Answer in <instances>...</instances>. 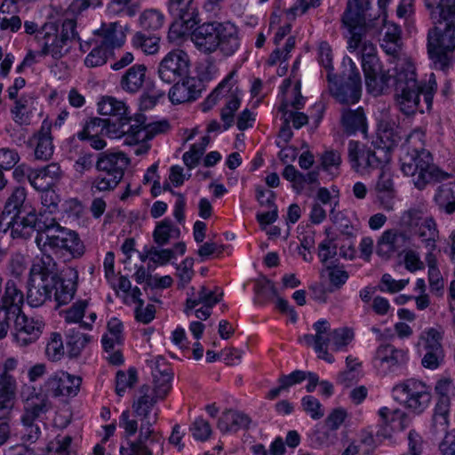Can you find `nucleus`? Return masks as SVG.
<instances>
[{
	"instance_id": "nucleus-28",
	"label": "nucleus",
	"mask_w": 455,
	"mask_h": 455,
	"mask_svg": "<svg viewBox=\"0 0 455 455\" xmlns=\"http://www.w3.org/2000/svg\"><path fill=\"white\" fill-rule=\"evenodd\" d=\"M129 164V158L122 152L100 153L95 168L98 172H105L108 176H114L122 180Z\"/></svg>"
},
{
	"instance_id": "nucleus-31",
	"label": "nucleus",
	"mask_w": 455,
	"mask_h": 455,
	"mask_svg": "<svg viewBox=\"0 0 455 455\" xmlns=\"http://www.w3.org/2000/svg\"><path fill=\"white\" fill-rule=\"evenodd\" d=\"M340 124L343 131L347 135H353L356 132L366 134L367 132V122L364 110L362 107H358L355 109H351L347 107H343L340 110Z\"/></svg>"
},
{
	"instance_id": "nucleus-43",
	"label": "nucleus",
	"mask_w": 455,
	"mask_h": 455,
	"mask_svg": "<svg viewBox=\"0 0 455 455\" xmlns=\"http://www.w3.org/2000/svg\"><path fill=\"white\" fill-rule=\"evenodd\" d=\"M434 200L439 209L447 214L455 212V181L442 183L437 187Z\"/></svg>"
},
{
	"instance_id": "nucleus-9",
	"label": "nucleus",
	"mask_w": 455,
	"mask_h": 455,
	"mask_svg": "<svg viewBox=\"0 0 455 455\" xmlns=\"http://www.w3.org/2000/svg\"><path fill=\"white\" fill-rule=\"evenodd\" d=\"M342 22L350 34L347 47L350 52L355 51L362 44V60L378 57L375 45L370 41H362L363 34L371 28V25L365 23V18L360 8L353 6L350 1L343 13Z\"/></svg>"
},
{
	"instance_id": "nucleus-53",
	"label": "nucleus",
	"mask_w": 455,
	"mask_h": 455,
	"mask_svg": "<svg viewBox=\"0 0 455 455\" xmlns=\"http://www.w3.org/2000/svg\"><path fill=\"white\" fill-rule=\"evenodd\" d=\"M443 332L440 329L429 328L420 335L425 350H443L442 346Z\"/></svg>"
},
{
	"instance_id": "nucleus-4",
	"label": "nucleus",
	"mask_w": 455,
	"mask_h": 455,
	"mask_svg": "<svg viewBox=\"0 0 455 455\" xmlns=\"http://www.w3.org/2000/svg\"><path fill=\"white\" fill-rule=\"evenodd\" d=\"M196 48L204 54L220 51L222 56H233L241 46L239 28L232 22L207 21L191 33Z\"/></svg>"
},
{
	"instance_id": "nucleus-29",
	"label": "nucleus",
	"mask_w": 455,
	"mask_h": 455,
	"mask_svg": "<svg viewBox=\"0 0 455 455\" xmlns=\"http://www.w3.org/2000/svg\"><path fill=\"white\" fill-rule=\"evenodd\" d=\"M24 295L17 283L9 279L4 284V292L0 298V309L4 315L14 316L22 313Z\"/></svg>"
},
{
	"instance_id": "nucleus-47",
	"label": "nucleus",
	"mask_w": 455,
	"mask_h": 455,
	"mask_svg": "<svg viewBox=\"0 0 455 455\" xmlns=\"http://www.w3.org/2000/svg\"><path fill=\"white\" fill-rule=\"evenodd\" d=\"M164 16L156 9H147L140 16V25L144 31L156 34L164 25Z\"/></svg>"
},
{
	"instance_id": "nucleus-41",
	"label": "nucleus",
	"mask_w": 455,
	"mask_h": 455,
	"mask_svg": "<svg viewBox=\"0 0 455 455\" xmlns=\"http://www.w3.org/2000/svg\"><path fill=\"white\" fill-rule=\"evenodd\" d=\"M41 257H36L30 268V277L53 279L58 276L57 264L49 251H41Z\"/></svg>"
},
{
	"instance_id": "nucleus-38",
	"label": "nucleus",
	"mask_w": 455,
	"mask_h": 455,
	"mask_svg": "<svg viewBox=\"0 0 455 455\" xmlns=\"http://www.w3.org/2000/svg\"><path fill=\"white\" fill-rule=\"evenodd\" d=\"M167 8L169 13L176 21H180L187 28L192 27L196 17L194 0H168Z\"/></svg>"
},
{
	"instance_id": "nucleus-49",
	"label": "nucleus",
	"mask_w": 455,
	"mask_h": 455,
	"mask_svg": "<svg viewBox=\"0 0 455 455\" xmlns=\"http://www.w3.org/2000/svg\"><path fill=\"white\" fill-rule=\"evenodd\" d=\"M138 381L137 371L131 367L127 371H118L116 375V393L123 396L127 388H132Z\"/></svg>"
},
{
	"instance_id": "nucleus-1",
	"label": "nucleus",
	"mask_w": 455,
	"mask_h": 455,
	"mask_svg": "<svg viewBox=\"0 0 455 455\" xmlns=\"http://www.w3.org/2000/svg\"><path fill=\"white\" fill-rule=\"evenodd\" d=\"M365 84L370 92L379 94L384 89L395 87V103L401 112L411 116L429 111L437 84L431 74L427 83L419 81L414 64L406 58H398L395 67L387 72L378 57L363 60Z\"/></svg>"
},
{
	"instance_id": "nucleus-35",
	"label": "nucleus",
	"mask_w": 455,
	"mask_h": 455,
	"mask_svg": "<svg viewBox=\"0 0 455 455\" xmlns=\"http://www.w3.org/2000/svg\"><path fill=\"white\" fill-rule=\"evenodd\" d=\"M68 278H55V286L53 290L54 299L58 306L66 305L72 300L76 291V281L78 279V273L75 269L68 270Z\"/></svg>"
},
{
	"instance_id": "nucleus-24",
	"label": "nucleus",
	"mask_w": 455,
	"mask_h": 455,
	"mask_svg": "<svg viewBox=\"0 0 455 455\" xmlns=\"http://www.w3.org/2000/svg\"><path fill=\"white\" fill-rule=\"evenodd\" d=\"M121 127L112 121H107L106 118L91 117L84 124L83 130L77 132L76 136L81 141L85 140L91 135H105L111 139H118L122 137Z\"/></svg>"
},
{
	"instance_id": "nucleus-64",
	"label": "nucleus",
	"mask_w": 455,
	"mask_h": 455,
	"mask_svg": "<svg viewBox=\"0 0 455 455\" xmlns=\"http://www.w3.org/2000/svg\"><path fill=\"white\" fill-rule=\"evenodd\" d=\"M69 236L71 240L68 239L67 243H63L60 252L66 251L70 254L72 258H80L84 253V244L76 232L72 231Z\"/></svg>"
},
{
	"instance_id": "nucleus-5",
	"label": "nucleus",
	"mask_w": 455,
	"mask_h": 455,
	"mask_svg": "<svg viewBox=\"0 0 455 455\" xmlns=\"http://www.w3.org/2000/svg\"><path fill=\"white\" fill-rule=\"evenodd\" d=\"M27 193L24 188L17 187L7 199L4 211L0 215V231L6 233L11 229L13 239H29L33 235V224L28 219H38L39 215L25 204Z\"/></svg>"
},
{
	"instance_id": "nucleus-36",
	"label": "nucleus",
	"mask_w": 455,
	"mask_h": 455,
	"mask_svg": "<svg viewBox=\"0 0 455 455\" xmlns=\"http://www.w3.org/2000/svg\"><path fill=\"white\" fill-rule=\"evenodd\" d=\"M379 415L382 423L379 426L376 432V437L380 440H389L392 438L393 428L389 425L391 422L400 419L401 428L405 427V423L408 420L406 414L400 410H390L387 407H382L379 411Z\"/></svg>"
},
{
	"instance_id": "nucleus-10",
	"label": "nucleus",
	"mask_w": 455,
	"mask_h": 455,
	"mask_svg": "<svg viewBox=\"0 0 455 455\" xmlns=\"http://www.w3.org/2000/svg\"><path fill=\"white\" fill-rule=\"evenodd\" d=\"M348 159L353 170L364 175L382 167L390 159L389 154L384 150H372L360 146L359 142L350 140L347 145Z\"/></svg>"
},
{
	"instance_id": "nucleus-62",
	"label": "nucleus",
	"mask_w": 455,
	"mask_h": 455,
	"mask_svg": "<svg viewBox=\"0 0 455 455\" xmlns=\"http://www.w3.org/2000/svg\"><path fill=\"white\" fill-rule=\"evenodd\" d=\"M189 429L193 437L201 442L208 440L212 432L210 423L201 417L196 419Z\"/></svg>"
},
{
	"instance_id": "nucleus-3",
	"label": "nucleus",
	"mask_w": 455,
	"mask_h": 455,
	"mask_svg": "<svg viewBox=\"0 0 455 455\" xmlns=\"http://www.w3.org/2000/svg\"><path fill=\"white\" fill-rule=\"evenodd\" d=\"M425 138L426 133L421 129L412 131L404 146L405 154L401 158L402 172L412 178L414 186L419 190L433 180L443 182L451 176L434 164L431 153L425 148Z\"/></svg>"
},
{
	"instance_id": "nucleus-58",
	"label": "nucleus",
	"mask_w": 455,
	"mask_h": 455,
	"mask_svg": "<svg viewBox=\"0 0 455 455\" xmlns=\"http://www.w3.org/2000/svg\"><path fill=\"white\" fill-rule=\"evenodd\" d=\"M323 169L333 176L338 175L341 164L340 154L336 150H327L321 156Z\"/></svg>"
},
{
	"instance_id": "nucleus-23",
	"label": "nucleus",
	"mask_w": 455,
	"mask_h": 455,
	"mask_svg": "<svg viewBox=\"0 0 455 455\" xmlns=\"http://www.w3.org/2000/svg\"><path fill=\"white\" fill-rule=\"evenodd\" d=\"M61 177L62 171L56 163H52L42 168L28 170V180L36 190L52 188L60 180Z\"/></svg>"
},
{
	"instance_id": "nucleus-20",
	"label": "nucleus",
	"mask_w": 455,
	"mask_h": 455,
	"mask_svg": "<svg viewBox=\"0 0 455 455\" xmlns=\"http://www.w3.org/2000/svg\"><path fill=\"white\" fill-rule=\"evenodd\" d=\"M168 97L172 104H182L186 102L195 101L197 100L202 92V83L196 77L187 76L172 83Z\"/></svg>"
},
{
	"instance_id": "nucleus-8",
	"label": "nucleus",
	"mask_w": 455,
	"mask_h": 455,
	"mask_svg": "<svg viewBox=\"0 0 455 455\" xmlns=\"http://www.w3.org/2000/svg\"><path fill=\"white\" fill-rule=\"evenodd\" d=\"M28 221L33 224V234H36L35 243L40 251H61L63 243L71 240L73 230L61 227L52 217L40 213L38 219L30 217Z\"/></svg>"
},
{
	"instance_id": "nucleus-2",
	"label": "nucleus",
	"mask_w": 455,
	"mask_h": 455,
	"mask_svg": "<svg viewBox=\"0 0 455 455\" xmlns=\"http://www.w3.org/2000/svg\"><path fill=\"white\" fill-rule=\"evenodd\" d=\"M435 24L445 23L444 28L434 27L427 34V51L435 66L445 70L451 65L455 50V0H425Z\"/></svg>"
},
{
	"instance_id": "nucleus-48",
	"label": "nucleus",
	"mask_w": 455,
	"mask_h": 455,
	"mask_svg": "<svg viewBox=\"0 0 455 455\" xmlns=\"http://www.w3.org/2000/svg\"><path fill=\"white\" fill-rule=\"evenodd\" d=\"M149 386L143 385L140 389L141 396L132 404L134 412L139 418L149 416L152 408L157 402V398L149 396Z\"/></svg>"
},
{
	"instance_id": "nucleus-42",
	"label": "nucleus",
	"mask_w": 455,
	"mask_h": 455,
	"mask_svg": "<svg viewBox=\"0 0 455 455\" xmlns=\"http://www.w3.org/2000/svg\"><path fill=\"white\" fill-rule=\"evenodd\" d=\"M375 190L383 208L387 211L392 210V199L395 196V189L390 172L386 170L381 171L375 186Z\"/></svg>"
},
{
	"instance_id": "nucleus-45",
	"label": "nucleus",
	"mask_w": 455,
	"mask_h": 455,
	"mask_svg": "<svg viewBox=\"0 0 455 455\" xmlns=\"http://www.w3.org/2000/svg\"><path fill=\"white\" fill-rule=\"evenodd\" d=\"M180 230L175 227L171 219H164L155 228L153 238L156 243L163 246L169 243L171 238H179Z\"/></svg>"
},
{
	"instance_id": "nucleus-11",
	"label": "nucleus",
	"mask_w": 455,
	"mask_h": 455,
	"mask_svg": "<svg viewBox=\"0 0 455 455\" xmlns=\"http://www.w3.org/2000/svg\"><path fill=\"white\" fill-rule=\"evenodd\" d=\"M393 395L402 400L405 406L416 413H421L431 400L430 388L424 382L409 379L394 387Z\"/></svg>"
},
{
	"instance_id": "nucleus-61",
	"label": "nucleus",
	"mask_w": 455,
	"mask_h": 455,
	"mask_svg": "<svg viewBox=\"0 0 455 455\" xmlns=\"http://www.w3.org/2000/svg\"><path fill=\"white\" fill-rule=\"evenodd\" d=\"M72 437L70 435H57L53 442L47 445V451L51 455H71L70 446Z\"/></svg>"
},
{
	"instance_id": "nucleus-60",
	"label": "nucleus",
	"mask_w": 455,
	"mask_h": 455,
	"mask_svg": "<svg viewBox=\"0 0 455 455\" xmlns=\"http://www.w3.org/2000/svg\"><path fill=\"white\" fill-rule=\"evenodd\" d=\"M46 355L52 361H58L64 355V347L61 335L57 332L51 334L50 340L47 343Z\"/></svg>"
},
{
	"instance_id": "nucleus-34",
	"label": "nucleus",
	"mask_w": 455,
	"mask_h": 455,
	"mask_svg": "<svg viewBox=\"0 0 455 455\" xmlns=\"http://www.w3.org/2000/svg\"><path fill=\"white\" fill-rule=\"evenodd\" d=\"M223 293L215 295L213 291L207 289L204 285L201 286L199 291H196L194 287L189 289L184 312L187 315L197 307L202 304L203 306L213 307L221 299Z\"/></svg>"
},
{
	"instance_id": "nucleus-6",
	"label": "nucleus",
	"mask_w": 455,
	"mask_h": 455,
	"mask_svg": "<svg viewBox=\"0 0 455 455\" xmlns=\"http://www.w3.org/2000/svg\"><path fill=\"white\" fill-rule=\"evenodd\" d=\"M31 395L25 396L21 394L23 411L20 416L22 429L20 430V440L22 444H34L43 435V430L46 428L43 415L50 411L52 403L46 395L34 393L32 387Z\"/></svg>"
},
{
	"instance_id": "nucleus-22",
	"label": "nucleus",
	"mask_w": 455,
	"mask_h": 455,
	"mask_svg": "<svg viewBox=\"0 0 455 455\" xmlns=\"http://www.w3.org/2000/svg\"><path fill=\"white\" fill-rule=\"evenodd\" d=\"M379 23L385 28L381 47L387 54L392 56L394 60L396 61L398 58H401L399 54L403 46L402 29L397 24L387 21L386 17L381 20L376 19L371 28L377 26Z\"/></svg>"
},
{
	"instance_id": "nucleus-63",
	"label": "nucleus",
	"mask_w": 455,
	"mask_h": 455,
	"mask_svg": "<svg viewBox=\"0 0 455 455\" xmlns=\"http://www.w3.org/2000/svg\"><path fill=\"white\" fill-rule=\"evenodd\" d=\"M165 92L162 90L147 89L140 97V108L141 110L153 108L163 99Z\"/></svg>"
},
{
	"instance_id": "nucleus-27",
	"label": "nucleus",
	"mask_w": 455,
	"mask_h": 455,
	"mask_svg": "<svg viewBox=\"0 0 455 455\" xmlns=\"http://www.w3.org/2000/svg\"><path fill=\"white\" fill-rule=\"evenodd\" d=\"M124 37L118 22L102 23L100 28L93 32L92 42L113 52L115 48L124 44Z\"/></svg>"
},
{
	"instance_id": "nucleus-14",
	"label": "nucleus",
	"mask_w": 455,
	"mask_h": 455,
	"mask_svg": "<svg viewBox=\"0 0 455 455\" xmlns=\"http://www.w3.org/2000/svg\"><path fill=\"white\" fill-rule=\"evenodd\" d=\"M189 68L188 54L181 49H174L160 61L157 73L163 82L171 84L188 76Z\"/></svg>"
},
{
	"instance_id": "nucleus-21",
	"label": "nucleus",
	"mask_w": 455,
	"mask_h": 455,
	"mask_svg": "<svg viewBox=\"0 0 455 455\" xmlns=\"http://www.w3.org/2000/svg\"><path fill=\"white\" fill-rule=\"evenodd\" d=\"M39 34L43 40L39 55H51L54 60H60L69 52L71 45H68L60 39L58 28L53 23L45 24Z\"/></svg>"
},
{
	"instance_id": "nucleus-50",
	"label": "nucleus",
	"mask_w": 455,
	"mask_h": 455,
	"mask_svg": "<svg viewBox=\"0 0 455 455\" xmlns=\"http://www.w3.org/2000/svg\"><path fill=\"white\" fill-rule=\"evenodd\" d=\"M254 291L259 303H265L277 296L274 283L265 276L256 280Z\"/></svg>"
},
{
	"instance_id": "nucleus-46",
	"label": "nucleus",
	"mask_w": 455,
	"mask_h": 455,
	"mask_svg": "<svg viewBox=\"0 0 455 455\" xmlns=\"http://www.w3.org/2000/svg\"><path fill=\"white\" fill-rule=\"evenodd\" d=\"M160 37L156 34L136 32L132 37V45L146 54H155L159 51Z\"/></svg>"
},
{
	"instance_id": "nucleus-15",
	"label": "nucleus",
	"mask_w": 455,
	"mask_h": 455,
	"mask_svg": "<svg viewBox=\"0 0 455 455\" xmlns=\"http://www.w3.org/2000/svg\"><path fill=\"white\" fill-rule=\"evenodd\" d=\"M17 364L13 357L7 358L0 371V419L6 418L14 405L17 381L10 372L16 369Z\"/></svg>"
},
{
	"instance_id": "nucleus-39",
	"label": "nucleus",
	"mask_w": 455,
	"mask_h": 455,
	"mask_svg": "<svg viewBox=\"0 0 455 455\" xmlns=\"http://www.w3.org/2000/svg\"><path fill=\"white\" fill-rule=\"evenodd\" d=\"M400 136L396 132L395 123L388 120H380L378 124L377 140L374 142L379 150H384L387 154L397 145Z\"/></svg>"
},
{
	"instance_id": "nucleus-25",
	"label": "nucleus",
	"mask_w": 455,
	"mask_h": 455,
	"mask_svg": "<svg viewBox=\"0 0 455 455\" xmlns=\"http://www.w3.org/2000/svg\"><path fill=\"white\" fill-rule=\"evenodd\" d=\"M55 286L53 279H42V277H30L28 283L27 302L32 307L43 306L46 301L52 300V294Z\"/></svg>"
},
{
	"instance_id": "nucleus-37",
	"label": "nucleus",
	"mask_w": 455,
	"mask_h": 455,
	"mask_svg": "<svg viewBox=\"0 0 455 455\" xmlns=\"http://www.w3.org/2000/svg\"><path fill=\"white\" fill-rule=\"evenodd\" d=\"M147 67L135 64L129 68L120 79V87L130 94H135L142 88L146 78Z\"/></svg>"
},
{
	"instance_id": "nucleus-54",
	"label": "nucleus",
	"mask_w": 455,
	"mask_h": 455,
	"mask_svg": "<svg viewBox=\"0 0 455 455\" xmlns=\"http://www.w3.org/2000/svg\"><path fill=\"white\" fill-rule=\"evenodd\" d=\"M241 98L242 94H238L227 99L220 114L221 120L224 122V130H228L233 124L234 115L240 107Z\"/></svg>"
},
{
	"instance_id": "nucleus-59",
	"label": "nucleus",
	"mask_w": 455,
	"mask_h": 455,
	"mask_svg": "<svg viewBox=\"0 0 455 455\" xmlns=\"http://www.w3.org/2000/svg\"><path fill=\"white\" fill-rule=\"evenodd\" d=\"M88 306L87 300H79L74 303L69 308L63 311L64 319L68 323H81Z\"/></svg>"
},
{
	"instance_id": "nucleus-13",
	"label": "nucleus",
	"mask_w": 455,
	"mask_h": 455,
	"mask_svg": "<svg viewBox=\"0 0 455 455\" xmlns=\"http://www.w3.org/2000/svg\"><path fill=\"white\" fill-rule=\"evenodd\" d=\"M140 419L141 423L137 440L128 442L127 447L122 446L120 448L121 455H153L155 447L162 450L164 441L152 428L153 424L156 421V416H154L153 420L149 416L140 417Z\"/></svg>"
},
{
	"instance_id": "nucleus-57",
	"label": "nucleus",
	"mask_w": 455,
	"mask_h": 455,
	"mask_svg": "<svg viewBox=\"0 0 455 455\" xmlns=\"http://www.w3.org/2000/svg\"><path fill=\"white\" fill-rule=\"evenodd\" d=\"M321 4V0H297L289 9L285 10V15L289 21H292L298 15L305 14L310 8H316Z\"/></svg>"
},
{
	"instance_id": "nucleus-26",
	"label": "nucleus",
	"mask_w": 455,
	"mask_h": 455,
	"mask_svg": "<svg viewBox=\"0 0 455 455\" xmlns=\"http://www.w3.org/2000/svg\"><path fill=\"white\" fill-rule=\"evenodd\" d=\"M28 144L34 148L36 159L44 161L50 159L54 151L52 124L46 120L43 121L39 131L28 140Z\"/></svg>"
},
{
	"instance_id": "nucleus-44",
	"label": "nucleus",
	"mask_w": 455,
	"mask_h": 455,
	"mask_svg": "<svg viewBox=\"0 0 455 455\" xmlns=\"http://www.w3.org/2000/svg\"><path fill=\"white\" fill-rule=\"evenodd\" d=\"M91 339L92 337L89 334L83 333L79 330L75 328L68 330L66 333V344L69 356H79Z\"/></svg>"
},
{
	"instance_id": "nucleus-17",
	"label": "nucleus",
	"mask_w": 455,
	"mask_h": 455,
	"mask_svg": "<svg viewBox=\"0 0 455 455\" xmlns=\"http://www.w3.org/2000/svg\"><path fill=\"white\" fill-rule=\"evenodd\" d=\"M419 248V244L412 243L411 236L405 231L391 228L384 231L377 243L378 255L390 258L395 253L401 254L410 247Z\"/></svg>"
},
{
	"instance_id": "nucleus-12",
	"label": "nucleus",
	"mask_w": 455,
	"mask_h": 455,
	"mask_svg": "<svg viewBox=\"0 0 455 455\" xmlns=\"http://www.w3.org/2000/svg\"><path fill=\"white\" fill-rule=\"evenodd\" d=\"M98 111L102 116H108L107 121H112L122 126V137L127 136L132 127L137 128L143 123L144 115L136 114L133 116H128V107L122 100L110 96L103 97L98 103Z\"/></svg>"
},
{
	"instance_id": "nucleus-33",
	"label": "nucleus",
	"mask_w": 455,
	"mask_h": 455,
	"mask_svg": "<svg viewBox=\"0 0 455 455\" xmlns=\"http://www.w3.org/2000/svg\"><path fill=\"white\" fill-rule=\"evenodd\" d=\"M170 127L167 121H160L147 124V117L144 116L143 123L137 128L132 127L129 132L127 138L129 143L138 144L140 141H148L152 140L156 135L166 132Z\"/></svg>"
},
{
	"instance_id": "nucleus-7",
	"label": "nucleus",
	"mask_w": 455,
	"mask_h": 455,
	"mask_svg": "<svg viewBox=\"0 0 455 455\" xmlns=\"http://www.w3.org/2000/svg\"><path fill=\"white\" fill-rule=\"evenodd\" d=\"M345 69L339 76L328 73L329 92L344 107L355 104L362 95V78L355 63L349 57L342 61Z\"/></svg>"
},
{
	"instance_id": "nucleus-40",
	"label": "nucleus",
	"mask_w": 455,
	"mask_h": 455,
	"mask_svg": "<svg viewBox=\"0 0 455 455\" xmlns=\"http://www.w3.org/2000/svg\"><path fill=\"white\" fill-rule=\"evenodd\" d=\"M438 237L436 224L433 219L424 220L413 233L412 243L424 246L427 250H435V242Z\"/></svg>"
},
{
	"instance_id": "nucleus-32",
	"label": "nucleus",
	"mask_w": 455,
	"mask_h": 455,
	"mask_svg": "<svg viewBox=\"0 0 455 455\" xmlns=\"http://www.w3.org/2000/svg\"><path fill=\"white\" fill-rule=\"evenodd\" d=\"M152 377L154 396L157 399H164L172 388V369L163 359H157L152 368Z\"/></svg>"
},
{
	"instance_id": "nucleus-19",
	"label": "nucleus",
	"mask_w": 455,
	"mask_h": 455,
	"mask_svg": "<svg viewBox=\"0 0 455 455\" xmlns=\"http://www.w3.org/2000/svg\"><path fill=\"white\" fill-rule=\"evenodd\" d=\"M82 379L65 371H58L46 380L44 387L53 396H75L77 395Z\"/></svg>"
},
{
	"instance_id": "nucleus-18",
	"label": "nucleus",
	"mask_w": 455,
	"mask_h": 455,
	"mask_svg": "<svg viewBox=\"0 0 455 455\" xmlns=\"http://www.w3.org/2000/svg\"><path fill=\"white\" fill-rule=\"evenodd\" d=\"M13 317V339L20 347H27L39 339L44 327L42 321L28 318L23 312Z\"/></svg>"
},
{
	"instance_id": "nucleus-30",
	"label": "nucleus",
	"mask_w": 455,
	"mask_h": 455,
	"mask_svg": "<svg viewBox=\"0 0 455 455\" xmlns=\"http://www.w3.org/2000/svg\"><path fill=\"white\" fill-rule=\"evenodd\" d=\"M236 73V70H232L208 95L202 104L204 112L210 110L222 97L228 99L235 95L242 94V91L238 87L237 81L235 78Z\"/></svg>"
},
{
	"instance_id": "nucleus-52",
	"label": "nucleus",
	"mask_w": 455,
	"mask_h": 455,
	"mask_svg": "<svg viewBox=\"0 0 455 455\" xmlns=\"http://www.w3.org/2000/svg\"><path fill=\"white\" fill-rule=\"evenodd\" d=\"M120 180L114 176H108L105 172H99L92 182L91 191L92 194L97 192H109L114 190L120 183Z\"/></svg>"
},
{
	"instance_id": "nucleus-55",
	"label": "nucleus",
	"mask_w": 455,
	"mask_h": 455,
	"mask_svg": "<svg viewBox=\"0 0 455 455\" xmlns=\"http://www.w3.org/2000/svg\"><path fill=\"white\" fill-rule=\"evenodd\" d=\"M113 52L105 49L100 45L94 44L93 48L84 60V64L88 68H96L107 63L108 58Z\"/></svg>"
},
{
	"instance_id": "nucleus-51",
	"label": "nucleus",
	"mask_w": 455,
	"mask_h": 455,
	"mask_svg": "<svg viewBox=\"0 0 455 455\" xmlns=\"http://www.w3.org/2000/svg\"><path fill=\"white\" fill-rule=\"evenodd\" d=\"M31 98L28 96H21L14 102V107L11 109L15 123L22 125L29 124V105Z\"/></svg>"
},
{
	"instance_id": "nucleus-56",
	"label": "nucleus",
	"mask_w": 455,
	"mask_h": 455,
	"mask_svg": "<svg viewBox=\"0 0 455 455\" xmlns=\"http://www.w3.org/2000/svg\"><path fill=\"white\" fill-rule=\"evenodd\" d=\"M331 346L334 351L342 350L354 339V332L349 328H339L330 332Z\"/></svg>"
},
{
	"instance_id": "nucleus-16",
	"label": "nucleus",
	"mask_w": 455,
	"mask_h": 455,
	"mask_svg": "<svg viewBox=\"0 0 455 455\" xmlns=\"http://www.w3.org/2000/svg\"><path fill=\"white\" fill-rule=\"evenodd\" d=\"M407 361V350L396 348L391 344H381L376 349L372 363L379 373L385 376L403 367Z\"/></svg>"
}]
</instances>
